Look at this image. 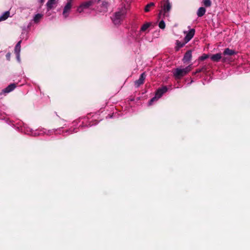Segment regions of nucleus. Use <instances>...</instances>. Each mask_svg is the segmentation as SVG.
<instances>
[{
    "mask_svg": "<svg viewBox=\"0 0 250 250\" xmlns=\"http://www.w3.org/2000/svg\"><path fill=\"white\" fill-rule=\"evenodd\" d=\"M126 14V8L125 5L118 9L111 17V20L114 24H119L125 19Z\"/></svg>",
    "mask_w": 250,
    "mask_h": 250,
    "instance_id": "1",
    "label": "nucleus"
},
{
    "mask_svg": "<svg viewBox=\"0 0 250 250\" xmlns=\"http://www.w3.org/2000/svg\"><path fill=\"white\" fill-rule=\"evenodd\" d=\"M192 67L191 65H189L184 68H177L173 71V74L175 78L177 80L181 79L183 77L186 75L189 71H191Z\"/></svg>",
    "mask_w": 250,
    "mask_h": 250,
    "instance_id": "2",
    "label": "nucleus"
},
{
    "mask_svg": "<svg viewBox=\"0 0 250 250\" xmlns=\"http://www.w3.org/2000/svg\"><path fill=\"white\" fill-rule=\"evenodd\" d=\"M162 3V11L164 12V15H165L170 11L172 4L169 0H163Z\"/></svg>",
    "mask_w": 250,
    "mask_h": 250,
    "instance_id": "3",
    "label": "nucleus"
},
{
    "mask_svg": "<svg viewBox=\"0 0 250 250\" xmlns=\"http://www.w3.org/2000/svg\"><path fill=\"white\" fill-rule=\"evenodd\" d=\"M146 75L145 72L141 74L140 78L138 80L135 82V85L136 87H139L141 85L144 83V81L146 79Z\"/></svg>",
    "mask_w": 250,
    "mask_h": 250,
    "instance_id": "4",
    "label": "nucleus"
},
{
    "mask_svg": "<svg viewBox=\"0 0 250 250\" xmlns=\"http://www.w3.org/2000/svg\"><path fill=\"white\" fill-rule=\"evenodd\" d=\"M195 30L194 29H190L188 32L186 34V37L184 38V41L185 43H188L194 36L195 34Z\"/></svg>",
    "mask_w": 250,
    "mask_h": 250,
    "instance_id": "5",
    "label": "nucleus"
},
{
    "mask_svg": "<svg viewBox=\"0 0 250 250\" xmlns=\"http://www.w3.org/2000/svg\"><path fill=\"white\" fill-rule=\"evenodd\" d=\"M72 0H69L64 7L62 14L65 18L67 17V13L71 9L72 7Z\"/></svg>",
    "mask_w": 250,
    "mask_h": 250,
    "instance_id": "6",
    "label": "nucleus"
},
{
    "mask_svg": "<svg viewBox=\"0 0 250 250\" xmlns=\"http://www.w3.org/2000/svg\"><path fill=\"white\" fill-rule=\"evenodd\" d=\"M167 90V86H163L162 88H159L156 92L155 96L157 97L158 99L160 98L164 93L166 92Z\"/></svg>",
    "mask_w": 250,
    "mask_h": 250,
    "instance_id": "7",
    "label": "nucleus"
},
{
    "mask_svg": "<svg viewBox=\"0 0 250 250\" xmlns=\"http://www.w3.org/2000/svg\"><path fill=\"white\" fill-rule=\"evenodd\" d=\"M192 57V51L191 50H189L186 52L185 54L183 61L184 63L188 62L191 60Z\"/></svg>",
    "mask_w": 250,
    "mask_h": 250,
    "instance_id": "8",
    "label": "nucleus"
},
{
    "mask_svg": "<svg viewBox=\"0 0 250 250\" xmlns=\"http://www.w3.org/2000/svg\"><path fill=\"white\" fill-rule=\"evenodd\" d=\"M96 1V0H90L89 1L82 3L81 5L84 8V9H87L90 6L94 4Z\"/></svg>",
    "mask_w": 250,
    "mask_h": 250,
    "instance_id": "9",
    "label": "nucleus"
},
{
    "mask_svg": "<svg viewBox=\"0 0 250 250\" xmlns=\"http://www.w3.org/2000/svg\"><path fill=\"white\" fill-rule=\"evenodd\" d=\"M236 54V52L234 50L229 49V48H227L225 49L223 54L225 56H233Z\"/></svg>",
    "mask_w": 250,
    "mask_h": 250,
    "instance_id": "10",
    "label": "nucleus"
},
{
    "mask_svg": "<svg viewBox=\"0 0 250 250\" xmlns=\"http://www.w3.org/2000/svg\"><path fill=\"white\" fill-rule=\"evenodd\" d=\"M222 58L221 53H217L211 55L210 57L211 60L214 62H218Z\"/></svg>",
    "mask_w": 250,
    "mask_h": 250,
    "instance_id": "11",
    "label": "nucleus"
},
{
    "mask_svg": "<svg viewBox=\"0 0 250 250\" xmlns=\"http://www.w3.org/2000/svg\"><path fill=\"white\" fill-rule=\"evenodd\" d=\"M21 42V41H20L19 42H18L16 45V46L15 47V49H14L15 53L16 54L18 58H19L20 57Z\"/></svg>",
    "mask_w": 250,
    "mask_h": 250,
    "instance_id": "12",
    "label": "nucleus"
},
{
    "mask_svg": "<svg viewBox=\"0 0 250 250\" xmlns=\"http://www.w3.org/2000/svg\"><path fill=\"white\" fill-rule=\"evenodd\" d=\"M16 87L15 83H11L5 89H3V92L5 93H9L13 91Z\"/></svg>",
    "mask_w": 250,
    "mask_h": 250,
    "instance_id": "13",
    "label": "nucleus"
},
{
    "mask_svg": "<svg viewBox=\"0 0 250 250\" xmlns=\"http://www.w3.org/2000/svg\"><path fill=\"white\" fill-rule=\"evenodd\" d=\"M206 12L205 8L203 7H200L197 12V15L199 17H201L204 16Z\"/></svg>",
    "mask_w": 250,
    "mask_h": 250,
    "instance_id": "14",
    "label": "nucleus"
},
{
    "mask_svg": "<svg viewBox=\"0 0 250 250\" xmlns=\"http://www.w3.org/2000/svg\"><path fill=\"white\" fill-rule=\"evenodd\" d=\"M55 3V0H48L46 3L47 10L49 11L53 7V5Z\"/></svg>",
    "mask_w": 250,
    "mask_h": 250,
    "instance_id": "15",
    "label": "nucleus"
},
{
    "mask_svg": "<svg viewBox=\"0 0 250 250\" xmlns=\"http://www.w3.org/2000/svg\"><path fill=\"white\" fill-rule=\"evenodd\" d=\"M155 6L154 2H150L148 3L145 7V11L146 12H148L150 10V8Z\"/></svg>",
    "mask_w": 250,
    "mask_h": 250,
    "instance_id": "16",
    "label": "nucleus"
},
{
    "mask_svg": "<svg viewBox=\"0 0 250 250\" xmlns=\"http://www.w3.org/2000/svg\"><path fill=\"white\" fill-rule=\"evenodd\" d=\"M187 43H185V41H184V42H181L179 41H177L176 42V44L177 46L175 47V50L176 51H178L180 48L183 47Z\"/></svg>",
    "mask_w": 250,
    "mask_h": 250,
    "instance_id": "17",
    "label": "nucleus"
},
{
    "mask_svg": "<svg viewBox=\"0 0 250 250\" xmlns=\"http://www.w3.org/2000/svg\"><path fill=\"white\" fill-rule=\"evenodd\" d=\"M10 13L9 11H6L0 17V21L6 20L9 16Z\"/></svg>",
    "mask_w": 250,
    "mask_h": 250,
    "instance_id": "18",
    "label": "nucleus"
},
{
    "mask_svg": "<svg viewBox=\"0 0 250 250\" xmlns=\"http://www.w3.org/2000/svg\"><path fill=\"white\" fill-rule=\"evenodd\" d=\"M109 5V3L107 1H103L102 3L101 7L103 8V10L104 11H106L107 10V7Z\"/></svg>",
    "mask_w": 250,
    "mask_h": 250,
    "instance_id": "19",
    "label": "nucleus"
},
{
    "mask_svg": "<svg viewBox=\"0 0 250 250\" xmlns=\"http://www.w3.org/2000/svg\"><path fill=\"white\" fill-rule=\"evenodd\" d=\"M150 26V23H146L142 25L141 28V31L142 32L145 31Z\"/></svg>",
    "mask_w": 250,
    "mask_h": 250,
    "instance_id": "20",
    "label": "nucleus"
},
{
    "mask_svg": "<svg viewBox=\"0 0 250 250\" xmlns=\"http://www.w3.org/2000/svg\"><path fill=\"white\" fill-rule=\"evenodd\" d=\"M204 5L206 7H210L211 5V1L210 0H203Z\"/></svg>",
    "mask_w": 250,
    "mask_h": 250,
    "instance_id": "21",
    "label": "nucleus"
},
{
    "mask_svg": "<svg viewBox=\"0 0 250 250\" xmlns=\"http://www.w3.org/2000/svg\"><path fill=\"white\" fill-rule=\"evenodd\" d=\"M207 70V67L206 65H204L201 68L197 69L196 70V73L205 72Z\"/></svg>",
    "mask_w": 250,
    "mask_h": 250,
    "instance_id": "22",
    "label": "nucleus"
},
{
    "mask_svg": "<svg viewBox=\"0 0 250 250\" xmlns=\"http://www.w3.org/2000/svg\"><path fill=\"white\" fill-rule=\"evenodd\" d=\"M42 15L41 14H36L34 18V21L35 22H38L42 18Z\"/></svg>",
    "mask_w": 250,
    "mask_h": 250,
    "instance_id": "23",
    "label": "nucleus"
},
{
    "mask_svg": "<svg viewBox=\"0 0 250 250\" xmlns=\"http://www.w3.org/2000/svg\"><path fill=\"white\" fill-rule=\"evenodd\" d=\"M208 57L209 55L208 54H203V55L199 58V60L203 61L208 59Z\"/></svg>",
    "mask_w": 250,
    "mask_h": 250,
    "instance_id": "24",
    "label": "nucleus"
},
{
    "mask_svg": "<svg viewBox=\"0 0 250 250\" xmlns=\"http://www.w3.org/2000/svg\"><path fill=\"white\" fill-rule=\"evenodd\" d=\"M159 27L161 29H164L165 28L166 24L164 21H161L159 23Z\"/></svg>",
    "mask_w": 250,
    "mask_h": 250,
    "instance_id": "25",
    "label": "nucleus"
},
{
    "mask_svg": "<svg viewBox=\"0 0 250 250\" xmlns=\"http://www.w3.org/2000/svg\"><path fill=\"white\" fill-rule=\"evenodd\" d=\"M158 99L157 98V97L156 96H155L154 97H153L152 99H151L150 100V101H149V105H151L152 104V103H153V102L157 100Z\"/></svg>",
    "mask_w": 250,
    "mask_h": 250,
    "instance_id": "26",
    "label": "nucleus"
},
{
    "mask_svg": "<svg viewBox=\"0 0 250 250\" xmlns=\"http://www.w3.org/2000/svg\"><path fill=\"white\" fill-rule=\"evenodd\" d=\"M84 8L81 4L77 8V11L79 13H82L83 10Z\"/></svg>",
    "mask_w": 250,
    "mask_h": 250,
    "instance_id": "27",
    "label": "nucleus"
},
{
    "mask_svg": "<svg viewBox=\"0 0 250 250\" xmlns=\"http://www.w3.org/2000/svg\"><path fill=\"white\" fill-rule=\"evenodd\" d=\"M10 55H11V54L10 53H8L6 54V57L7 58V59L9 61L10 60Z\"/></svg>",
    "mask_w": 250,
    "mask_h": 250,
    "instance_id": "28",
    "label": "nucleus"
},
{
    "mask_svg": "<svg viewBox=\"0 0 250 250\" xmlns=\"http://www.w3.org/2000/svg\"><path fill=\"white\" fill-rule=\"evenodd\" d=\"M222 61L223 62H226V60H227V58L226 57H222Z\"/></svg>",
    "mask_w": 250,
    "mask_h": 250,
    "instance_id": "29",
    "label": "nucleus"
},
{
    "mask_svg": "<svg viewBox=\"0 0 250 250\" xmlns=\"http://www.w3.org/2000/svg\"><path fill=\"white\" fill-rule=\"evenodd\" d=\"M44 2V0H41V3H43Z\"/></svg>",
    "mask_w": 250,
    "mask_h": 250,
    "instance_id": "30",
    "label": "nucleus"
},
{
    "mask_svg": "<svg viewBox=\"0 0 250 250\" xmlns=\"http://www.w3.org/2000/svg\"><path fill=\"white\" fill-rule=\"evenodd\" d=\"M197 73H196V71H195V72H193V75H195V74H196Z\"/></svg>",
    "mask_w": 250,
    "mask_h": 250,
    "instance_id": "31",
    "label": "nucleus"
}]
</instances>
